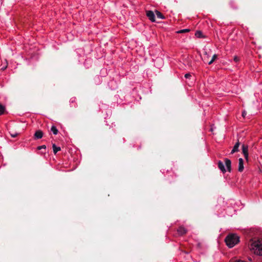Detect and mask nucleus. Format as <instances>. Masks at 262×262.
Listing matches in <instances>:
<instances>
[{
  "instance_id": "nucleus-22",
  "label": "nucleus",
  "mask_w": 262,
  "mask_h": 262,
  "mask_svg": "<svg viewBox=\"0 0 262 262\" xmlns=\"http://www.w3.org/2000/svg\"><path fill=\"white\" fill-rule=\"evenodd\" d=\"M246 114H247L246 112L244 111H243V113H242V116H243V117H245V116H246Z\"/></svg>"
},
{
  "instance_id": "nucleus-16",
  "label": "nucleus",
  "mask_w": 262,
  "mask_h": 262,
  "mask_svg": "<svg viewBox=\"0 0 262 262\" xmlns=\"http://www.w3.org/2000/svg\"><path fill=\"white\" fill-rule=\"evenodd\" d=\"M216 58H217V55L214 54L212 56L211 60L210 61H209L208 64H209V65L211 64Z\"/></svg>"
},
{
  "instance_id": "nucleus-14",
  "label": "nucleus",
  "mask_w": 262,
  "mask_h": 262,
  "mask_svg": "<svg viewBox=\"0 0 262 262\" xmlns=\"http://www.w3.org/2000/svg\"><path fill=\"white\" fill-rule=\"evenodd\" d=\"M51 130L53 132L54 135H57L58 133L57 128L54 125L51 127Z\"/></svg>"
},
{
  "instance_id": "nucleus-11",
  "label": "nucleus",
  "mask_w": 262,
  "mask_h": 262,
  "mask_svg": "<svg viewBox=\"0 0 262 262\" xmlns=\"http://www.w3.org/2000/svg\"><path fill=\"white\" fill-rule=\"evenodd\" d=\"M53 152L54 154H56L58 151L61 150L60 147H57L55 144H53L52 145Z\"/></svg>"
},
{
  "instance_id": "nucleus-20",
  "label": "nucleus",
  "mask_w": 262,
  "mask_h": 262,
  "mask_svg": "<svg viewBox=\"0 0 262 262\" xmlns=\"http://www.w3.org/2000/svg\"><path fill=\"white\" fill-rule=\"evenodd\" d=\"M191 76V75H190V74L189 73H187L185 75L184 77L186 78H189Z\"/></svg>"
},
{
  "instance_id": "nucleus-2",
  "label": "nucleus",
  "mask_w": 262,
  "mask_h": 262,
  "mask_svg": "<svg viewBox=\"0 0 262 262\" xmlns=\"http://www.w3.org/2000/svg\"><path fill=\"white\" fill-rule=\"evenodd\" d=\"M225 242L227 246L231 248L239 242V237L236 234H229L225 238Z\"/></svg>"
},
{
  "instance_id": "nucleus-6",
  "label": "nucleus",
  "mask_w": 262,
  "mask_h": 262,
  "mask_svg": "<svg viewBox=\"0 0 262 262\" xmlns=\"http://www.w3.org/2000/svg\"><path fill=\"white\" fill-rule=\"evenodd\" d=\"M244 160L242 158H239L238 159V170L239 172H242L244 170Z\"/></svg>"
},
{
  "instance_id": "nucleus-5",
  "label": "nucleus",
  "mask_w": 262,
  "mask_h": 262,
  "mask_svg": "<svg viewBox=\"0 0 262 262\" xmlns=\"http://www.w3.org/2000/svg\"><path fill=\"white\" fill-rule=\"evenodd\" d=\"M225 165L227 167V170L229 172L231 171V161L230 160L226 158L225 159Z\"/></svg>"
},
{
  "instance_id": "nucleus-8",
  "label": "nucleus",
  "mask_w": 262,
  "mask_h": 262,
  "mask_svg": "<svg viewBox=\"0 0 262 262\" xmlns=\"http://www.w3.org/2000/svg\"><path fill=\"white\" fill-rule=\"evenodd\" d=\"M43 136V132L40 130L36 131L34 134V138L36 139H41Z\"/></svg>"
},
{
  "instance_id": "nucleus-12",
  "label": "nucleus",
  "mask_w": 262,
  "mask_h": 262,
  "mask_svg": "<svg viewBox=\"0 0 262 262\" xmlns=\"http://www.w3.org/2000/svg\"><path fill=\"white\" fill-rule=\"evenodd\" d=\"M156 14L158 18H161V19H164L165 17L159 11H156Z\"/></svg>"
},
{
  "instance_id": "nucleus-7",
  "label": "nucleus",
  "mask_w": 262,
  "mask_h": 262,
  "mask_svg": "<svg viewBox=\"0 0 262 262\" xmlns=\"http://www.w3.org/2000/svg\"><path fill=\"white\" fill-rule=\"evenodd\" d=\"M177 231L180 235H183L187 233V230L184 227L180 226L177 229Z\"/></svg>"
},
{
  "instance_id": "nucleus-21",
  "label": "nucleus",
  "mask_w": 262,
  "mask_h": 262,
  "mask_svg": "<svg viewBox=\"0 0 262 262\" xmlns=\"http://www.w3.org/2000/svg\"><path fill=\"white\" fill-rule=\"evenodd\" d=\"M17 135H18L17 133L11 134V137H13V138H15V137H17Z\"/></svg>"
},
{
  "instance_id": "nucleus-18",
  "label": "nucleus",
  "mask_w": 262,
  "mask_h": 262,
  "mask_svg": "<svg viewBox=\"0 0 262 262\" xmlns=\"http://www.w3.org/2000/svg\"><path fill=\"white\" fill-rule=\"evenodd\" d=\"M46 145H42V146H38V147H37V149H38V150H40V149H43V148L46 149Z\"/></svg>"
},
{
  "instance_id": "nucleus-17",
  "label": "nucleus",
  "mask_w": 262,
  "mask_h": 262,
  "mask_svg": "<svg viewBox=\"0 0 262 262\" xmlns=\"http://www.w3.org/2000/svg\"><path fill=\"white\" fill-rule=\"evenodd\" d=\"M189 31H190L189 29H185L181 30L178 31L177 33H183L188 32Z\"/></svg>"
},
{
  "instance_id": "nucleus-24",
  "label": "nucleus",
  "mask_w": 262,
  "mask_h": 262,
  "mask_svg": "<svg viewBox=\"0 0 262 262\" xmlns=\"http://www.w3.org/2000/svg\"><path fill=\"white\" fill-rule=\"evenodd\" d=\"M249 260H250V261H251V258H249Z\"/></svg>"
},
{
  "instance_id": "nucleus-1",
  "label": "nucleus",
  "mask_w": 262,
  "mask_h": 262,
  "mask_svg": "<svg viewBox=\"0 0 262 262\" xmlns=\"http://www.w3.org/2000/svg\"><path fill=\"white\" fill-rule=\"evenodd\" d=\"M249 248L255 254L262 255V239L257 237L250 239L248 244Z\"/></svg>"
},
{
  "instance_id": "nucleus-10",
  "label": "nucleus",
  "mask_w": 262,
  "mask_h": 262,
  "mask_svg": "<svg viewBox=\"0 0 262 262\" xmlns=\"http://www.w3.org/2000/svg\"><path fill=\"white\" fill-rule=\"evenodd\" d=\"M240 145V143L239 141H238L236 144L234 145L232 150H231V154H233L234 152H237L238 151V148Z\"/></svg>"
},
{
  "instance_id": "nucleus-19",
  "label": "nucleus",
  "mask_w": 262,
  "mask_h": 262,
  "mask_svg": "<svg viewBox=\"0 0 262 262\" xmlns=\"http://www.w3.org/2000/svg\"><path fill=\"white\" fill-rule=\"evenodd\" d=\"M239 60V57H237V56H234V61L235 62H238Z\"/></svg>"
},
{
  "instance_id": "nucleus-4",
  "label": "nucleus",
  "mask_w": 262,
  "mask_h": 262,
  "mask_svg": "<svg viewBox=\"0 0 262 262\" xmlns=\"http://www.w3.org/2000/svg\"><path fill=\"white\" fill-rule=\"evenodd\" d=\"M242 152L244 155L245 158L248 160V147L247 145L243 144L242 145Z\"/></svg>"
},
{
  "instance_id": "nucleus-9",
  "label": "nucleus",
  "mask_w": 262,
  "mask_h": 262,
  "mask_svg": "<svg viewBox=\"0 0 262 262\" xmlns=\"http://www.w3.org/2000/svg\"><path fill=\"white\" fill-rule=\"evenodd\" d=\"M217 166H218L219 168L222 171V172H223V173L226 172V170L225 168L223 163L222 161H219L218 162Z\"/></svg>"
},
{
  "instance_id": "nucleus-13",
  "label": "nucleus",
  "mask_w": 262,
  "mask_h": 262,
  "mask_svg": "<svg viewBox=\"0 0 262 262\" xmlns=\"http://www.w3.org/2000/svg\"><path fill=\"white\" fill-rule=\"evenodd\" d=\"M195 35L198 38H203L204 36L203 35V33L201 31H196L195 33Z\"/></svg>"
},
{
  "instance_id": "nucleus-3",
  "label": "nucleus",
  "mask_w": 262,
  "mask_h": 262,
  "mask_svg": "<svg viewBox=\"0 0 262 262\" xmlns=\"http://www.w3.org/2000/svg\"><path fill=\"white\" fill-rule=\"evenodd\" d=\"M146 14L149 19L152 22H155L156 21L155 15L153 11L151 10H147L146 11Z\"/></svg>"
},
{
  "instance_id": "nucleus-23",
  "label": "nucleus",
  "mask_w": 262,
  "mask_h": 262,
  "mask_svg": "<svg viewBox=\"0 0 262 262\" xmlns=\"http://www.w3.org/2000/svg\"><path fill=\"white\" fill-rule=\"evenodd\" d=\"M7 66H6V67H5L2 68V70H5L7 68Z\"/></svg>"
},
{
  "instance_id": "nucleus-15",
  "label": "nucleus",
  "mask_w": 262,
  "mask_h": 262,
  "mask_svg": "<svg viewBox=\"0 0 262 262\" xmlns=\"http://www.w3.org/2000/svg\"><path fill=\"white\" fill-rule=\"evenodd\" d=\"M5 111V106L0 104V115H3Z\"/></svg>"
}]
</instances>
